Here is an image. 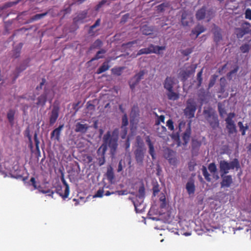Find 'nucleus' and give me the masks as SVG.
Masks as SVG:
<instances>
[{
	"mask_svg": "<svg viewBox=\"0 0 251 251\" xmlns=\"http://www.w3.org/2000/svg\"><path fill=\"white\" fill-rule=\"evenodd\" d=\"M119 130L118 128L114 129L112 132L108 131L103 137V143L98 149L97 154L100 166L103 165L105 162V154L107 147L110 149V152L114 154L118 148Z\"/></svg>",
	"mask_w": 251,
	"mask_h": 251,
	"instance_id": "nucleus-1",
	"label": "nucleus"
},
{
	"mask_svg": "<svg viewBox=\"0 0 251 251\" xmlns=\"http://www.w3.org/2000/svg\"><path fill=\"white\" fill-rule=\"evenodd\" d=\"M203 115L206 120L213 129H216L219 126V121L216 112L211 108L203 110Z\"/></svg>",
	"mask_w": 251,
	"mask_h": 251,
	"instance_id": "nucleus-2",
	"label": "nucleus"
},
{
	"mask_svg": "<svg viewBox=\"0 0 251 251\" xmlns=\"http://www.w3.org/2000/svg\"><path fill=\"white\" fill-rule=\"evenodd\" d=\"M219 165L221 174H227L230 169H234L235 168L238 169L240 167L237 159H234L229 163L225 160H221Z\"/></svg>",
	"mask_w": 251,
	"mask_h": 251,
	"instance_id": "nucleus-3",
	"label": "nucleus"
},
{
	"mask_svg": "<svg viewBox=\"0 0 251 251\" xmlns=\"http://www.w3.org/2000/svg\"><path fill=\"white\" fill-rule=\"evenodd\" d=\"M197 109L196 103L192 99H189L187 101V106L184 110L185 115L189 118L194 117Z\"/></svg>",
	"mask_w": 251,
	"mask_h": 251,
	"instance_id": "nucleus-4",
	"label": "nucleus"
},
{
	"mask_svg": "<svg viewBox=\"0 0 251 251\" xmlns=\"http://www.w3.org/2000/svg\"><path fill=\"white\" fill-rule=\"evenodd\" d=\"M196 68V66L193 67L192 66H190L186 69L180 70L178 74V77L181 81H185L191 75L195 73Z\"/></svg>",
	"mask_w": 251,
	"mask_h": 251,
	"instance_id": "nucleus-5",
	"label": "nucleus"
},
{
	"mask_svg": "<svg viewBox=\"0 0 251 251\" xmlns=\"http://www.w3.org/2000/svg\"><path fill=\"white\" fill-rule=\"evenodd\" d=\"M135 158L137 163L142 164L144 158V149L142 146L137 147L134 151Z\"/></svg>",
	"mask_w": 251,
	"mask_h": 251,
	"instance_id": "nucleus-6",
	"label": "nucleus"
},
{
	"mask_svg": "<svg viewBox=\"0 0 251 251\" xmlns=\"http://www.w3.org/2000/svg\"><path fill=\"white\" fill-rule=\"evenodd\" d=\"M226 174H221L222 180L221 182L222 188L229 187L233 183V179L231 175H226Z\"/></svg>",
	"mask_w": 251,
	"mask_h": 251,
	"instance_id": "nucleus-7",
	"label": "nucleus"
},
{
	"mask_svg": "<svg viewBox=\"0 0 251 251\" xmlns=\"http://www.w3.org/2000/svg\"><path fill=\"white\" fill-rule=\"evenodd\" d=\"M59 107L54 106L50 115L49 122L50 125H53L57 120L59 116Z\"/></svg>",
	"mask_w": 251,
	"mask_h": 251,
	"instance_id": "nucleus-8",
	"label": "nucleus"
},
{
	"mask_svg": "<svg viewBox=\"0 0 251 251\" xmlns=\"http://www.w3.org/2000/svg\"><path fill=\"white\" fill-rule=\"evenodd\" d=\"M48 92L46 88L44 89V92L43 94L39 96L37 99V102L36 104L37 106L44 107L47 100Z\"/></svg>",
	"mask_w": 251,
	"mask_h": 251,
	"instance_id": "nucleus-9",
	"label": "nucleus"
},
{
	"mask_svg": "<svg viewBox=\"0 0 251 251\" xmlns=\"http://www.w3.org/2000/svg\"><path fill=\"white\" fill-rule=\"evenodd\" d=\"M145 139L146 142L147 143V145L149 146V152L150 154L151 155L152 159H154L155 158V153L153 144L151 142L150 137L149 136H147L145 138Z\"/></svg>",
	"mask_w": 251,
	"mask_h": 251,
	"instance_id": "nucleus-10",
	"label": "nucleus"
},
{
	"mask_svg": "<svg viewBox=\"0 0 251 251\" xmlns=\"http://www.w3.org/2000/svg\"><path fill=\"white\" fill-rule=\"evenodd\" d=\"M134 206L135 211L137 213H142L144 210V205L143 204V200H140L139 204H138L137 201H135L132 198H129Z\"/></svg>",
	"mask_w": 251,
	"mask_h": 251,
	"instance_id": "nucleus-11",
	"label": "nucleus"
},
{
	"mask_svg": "<svg viewBox=\"0 0 251 251\" xmlns=\"http://www.w3.org/2000/svg\"><path fill=\"white\" fill-rule=\"evenodd\" d=\"M154 30V27L153 26H149L147 25H145L141 26L140 31L143 34L145 35H150L153 33Z\"/></svg>",
	"mask_w": 251,
	"mask_h": 251,
	"instance_id": "nucleus-12",
	"label": "nucleus"
},
{
	"mask_svg": "<svg viewBox=\"0 0 251 251\" xmlns=\"http://www.w3.org/2000/svg\"><path fill=\"white\" fill-rule=\"evenodd\" d=\"M63 127L64 125H60L58 127L54 129L50 134L51 138H54L55 140L58 141L60 139L61 132Z\"/></svg>",
	"mask_w": 251,
	"mask_h": 251,
	"instance_id": "nucleus-13",
	"label": "nucleus"
},
{
	"mask_svg": "<svg viewBox=\"0 0 251 251\" xmlns=\"http://www.w3.org/2000/svg\"><path fill=\"white\" fill-rule=\"evenodd\" d=\"M214 41L217 44L222 39L221 29L217 26L213 28Z\"/></svg>",
	"mask_w": 251,
	"mask_h": 251,
	"instance_id": "nucleus-14",
	"label": "nucleus"
},
{
	"mask_svg": "<svg viewBox=\"0 0 251 251\" xmlns=\"http://www.w3.org/2000/svg\"><path fill=\"white\" fill-rule=\"evenodd\" d=\"M164 87L167 90H171L173 89L174 81L172 77L167 76L164 82Z\"/></svg>",
	"mask_w": 251,
	"mask_h": 251,
	"instance_id": "nucleus-15",
	"label": "nucleus"
},
{
	"mask_svg": "<svg viewBox=\"0 0 251 251\" xmlns=\"http://www.w3.org/2000/svg\"><path fill=\"white\" fill-rule=\"evenodd\" d=\"M88 128L89 126L87 124H82L80 123H77L75 125V131L85 133L87 131Z\"/></svg>",
	"mask_w": 251,
	"mask_h": 251,
	"instance_id": "nucleus-16",
	"label": "nucleus"
},
{
	"mask_svg": "<svg viewBox=\"0 0 251 251\" xmlns=\"http://www.w3.org/2000/svg\"><path fill=\"white\" fill-rule=\"evenodd\" d=\"M191 134V129L190 127V124L189 123L188 126L187 127L186 130L183 133L182 135V139L184 142V144L186 145L188 143L190 140Z\"/></svg>",
	"mask_w": 251,
	"mask_h": 251,
	"instance_id": "nucleus-17",
	"label": "nucleus"
},
{
	"mask_svg": "<svg viewBox=\"0 0 251 251\" xmlns=\"http://www.w3.org/2000/svg\"><path fill=\"white\" fill-rule=\"evenodd\" d=\"M208 169L209 172L213 175V177L218 179L219 177L217 174V168L214 163H211L208 165Z\"/></svg>",
	"mask_w": 251,
	"mask_h": 251,
	"instance_id": "nucleus-18",
	"label": "nucleus"
},
{
	"mask_svg": "<svg viewBox=\"0 0 251 251\" xmlns=\"http://www.w3.org/2000/svg\"><path fill=\"white\" fill-rule=\"evenodd\" d=\"M206 28L203 25H198L192 30V33L196 34V38H197L200 34L204 32Z\"/></svg>",
	"mask_w": 251,
	"mask_h": 251,
	"instance_id": "nucleus-19",
	"label": "nucleus"
},
{
	"mask_svg": "<svg viewBox=\"0 0 251 251\" xmlns=\"http://www.w3.org/2000/svg\"><path fill=\"white\" fill-rule=\"evenodd\" d=\"M110 67L109 65V61L104 62L101 66L97 70V74H100L108 70Z\"/></svg>",
	"mask_w": 251,
	"mask_h": 251,
	"instance_id": "nucleus-20",
	"label": "nucleus"
},
{
	"mask_svg": "<svg viewBox=\"0 0 251 251\" xmlns=\"http://www.w3.org/2000/svg\"><path fill=\"white\" fill-rule=\"evenodd\" d=\"M226 127L228 130V133L229 134H233L237 132L236 126L234 122H226Z\"/></svg>",
	"mask_w": 251,
	"mask_h": 251,
	"instance_id": "nucleus-21",
	"label": "nucleus"
},
{
	"mask_svg": "<svg viewBox=\"0 0 251 251\" xmlns=\"http://www.w3.org/2000/svg\"><path fill=\"white\" fill-rule=\"evenodd\" d=\"M106 176L107 179L110 183H112L114 177V174L113 172V169L111 166H110L107 168V172L106 173Z\"/></svg>",
	"mask_w": 251,
	"mask_h": 251,
	"instance_id": "nucleus-22",
	"label": "nucleus"
},
{
	"mask_svg": "<svg viewBox=\"0 0 251 251\" xmlns=\"http://www.w3.org/2000/svg\"><path fill=\"white\" fill-rule=\"evenodd\" d=\"M206 14V8L202 7L200 9L198 10L196 14V19L198 20H201L203 19L205 17Z\"/></svg>",
	"mask_w": 251,
	"mask_h": 251,
	"instance_id": "nucleus-23",
	"label": "nucleus"
},
{
	"mask_svg": "<svg viewBox=\"0 0 251 251\" xmlns=\"http://www.w3.org/2000/svg\"><path fill=\"white\" fill-rule=\"evenodd\" d=\"M150 50L152 51L151 53H154L156 54H160V51L165 50V46H154L153 44L150 45Z\"/></svg>",
	"mask_w": 251,
	"mask_h": 251,
	"instance_id": "nucleus-24",
	"label": "nucleus"
},
{
	"mask_svg": "<svg viewBox=\"0 0 251 251\" xmlns=\"http://www.w3.org/2000/svg\"><path fill=\"white\" fill-rule=\"evenodd\" d=\"M167 91H168V92L167 94V96L169 100H176L179 99V94L173 91V89Z\"/></svg>",
	"mask_w": 251,
	"mask_h": 251,
	"instance_id": "nucleus-25",
	"label": "nucleus"
},
{
	"mask_svg": "<svg viewBox=\"0 0 251 251\" xmlns=\"http://www.w3.org/2000/svg\"><path fill=\"white\" fill-rule=\"evenodd\" d=\"M186 189L189 195L194 194L195 191V186L193 181H188L186 185Z\"/></svg>",
	"mask_w": 251,
	"mask_h": 251,
	"instance_id": "nucleus-26",
	"label": "nucleus"
},
{
	"mask_svg": "<svg viewBox=\"0 0 251 251\" xmlns=\"http://www.w3.org/2000/svg\"><path fill=\"white\" fill-rule=\"evenodd\" d=\"M61 180L63 183L65 188V195H64V196L65 197H68L70 194V188L68 184L67 183L64 178L63 174L61 175Z\"/></svg>",
	"mask_w": 251,
	"mask_h": 251,
	"instance_id": "nucleus-27",
	"label": "nucleus"
},
{
	"mask_svg": "<svg viewBox=\"0 0 251 251\" xmlns=\"http://www.w3.org/2000/svg\"><path fill=\"white\" fill-rule=\"evenodd\" d=\"M241 27L246 34L251 33V25L250 23L247 22H243L241 25Z\"/></svg>",
	"mask_w": 251,
	"mask_h": 251,
	"instance_id": "nucleus-28",
	"label": "nucleus"
},
{
	"mask_svg": "<svg viewBox=\"0 0 251 251\" xmlns=\"http://www.w3.org/2000/svg\"><path fill=\"white\" fill-rule=\"evenodd\" d=\"M55 192L57 193L60 197H61L63 199L65 200L68 197H65L64 195H65V190L63 191L62 186L60 184L57 185L55 187Z\"/></svg>",
	"mask_w": 251,
	"mask_h": 251,
	"instance_id": "nucleus-29",
	"label": "nucleus"
},
{
	"mask_svg": "<svg viewBox=\"0 0 251 251\" xmlns=\"http://www.w3.org/2000/svg\"><path fill=\"white\" fill-rule=\"evenodd\" d=\"M15 114V111L13 109H10L7 113V118L9 122L11 124H13L14 120V116Z\"/></svg>",
	"mask_w": 251,
	"mask_h": 251,
	"instance_id": "nucleus-30",
	"label": "nucleus"
},
{
	"mask_svg": "<svg viewBox=\"0 0 251 251\" xmlns=\"http://www.w3.org/2000/svg\"><path fill=\"white\" fill-rule=\"evenodd\" d=\"M201 171L205 179L208 182H211V178L210 177V175L208 173L207 168L205 166H202L201 168Z\"/></svg>",
	"mask_w": 251,
	"mask_h": 251,
	"instance_id": "nucleus-31",
	"label": "nucleus"
},
{
	"mask_svg": "<svg viewBox=\"0 0 251 251\" xmlns=\"http://www.w3.org/2000/svg\"><path fill=\"white\" fill-rule=\"evenodd\" d=\"M157 134L160 137H164L166 134L167 129L164 126H161L157 129Z\"/></svg>",
	"mask_w": 251,
	"mask_h": 251,
	"instance_id": "nucleus-32",
	"label": "nucleus"
},
{
	"mask_svg": "<svg viewBox=\"0 0 251 251\" xmlns=\"http://www.w3.org/2000/svg\"><path fill=\"white\" fill-rule=\"evenodd\" d=\"M145 74L144 70L140 71L138 73L136 74L132 79V80H135L136 83H138L140 80L143 78V76Z\"/></svg>",
	"mask_w": 251,
	"mask_h": 251,
	"instance_id": "nucleus-33",
	"label": "nucleus"
},
{
	"mask_svg": "<svg viewBox=\"0 0 251 251\" xmlns=\"http://www.w3.org/2000/svg\"><path fill=\"white\" fill-rule=\"evenodd\" d=\"M48 13L45 12L41 14H37L34 16H32L29 20V22H32L35 21L40 20L47 15Z\"/></svg>",
	"mask_w": 251,
	"mask_h": 251,
	"instance_id": "nucleus-34",
	"label": "nucleus"
},
{
	"mask_svg": "<svg viewBox=\"0 0 251 251\" xmlns=\"http://www.w3.org/2000/svg\"><path fill=\"white\" fill-rule=\"evenodd\" d=\"M106 52V50L104 49H101L100 50H99L96 55L91 59V61H93L99 59L100 58H102L103 57V55H100V54H103Z\"/></svg>",
	"mask_w": 251,
	"mask_h": 251,
	"instance_id": "nucleus-35",
	"label": "nucleus"
},
{
	"mask_svg": "<svg viewBox=\"0 0 251 251\" xmlns=\"http://www.w3.org/2000/svg\"><path fill=\"white\" fill-rule=\"evenodd\" d=\"M152 51L150 50V45L148 48L140 49L137 52L136 57L144 54L151 53Z\"/></svg>",
	"mask_w": 251,
	"mask_h": 251,
	"instance_id": "nucleus-36",
	"label": "nucleus"
},
{
	"mask_svg": "<svg viewBox=\"0 0 251 251\" xmlns=\"http://www.w3.org/2000/svg\"><path fill=\"white\" fill-rule=\"evenodd\" d=\"M235 34L238 38H241L246 34L241 27L235 29Z\"/></svg>",
	"mask_w": 251,
	"mask_h": 251,
	"instance_id": "nucleus-37",
	"label": "nucleus"
},
{
	"mask_svg": "<svg viewBox=\"0 0 251 251\" xmlns=\"http://www.w3.org/2000/svg\"><path fill=\"white\" fill-rule=\"evenodd\" d=\"M124 67H114L111 69V72L113 75L120 76L122 74V72Z\"/></svg>",
	"mask_w": 251,
	"mask_h": 251,
	"instance_id": "nucleus-38",
	"label": "nucleus"
},
{
	"mask_svg": "<svg viewBox=\"0 0 251 251\" xmlns=\"http://www.w3.org/2000/svg\"><path fill=\"white\" fill-rule=\"evenodd\" d=\"M170 4L169 2H163L157 6V10L160 12H163L165 10V8L169 7Z\"/></svg>",
	"mask_w": 251,
	"mask_h": 251,
	"instance_id": "nucleus-39",
	"label": "nucleus"
},
{
	"mask_svg": "<svg viewBox=\"0 0 251 251\" xmlns=\"http://www.w3.org/2000/svg\"><path fill=\"white\" fill-rule=\"evenodd\" d=\"M28 63V61H25L22 64L20 65L19 67H17L16 68V71L18 73H20L21 72L25 70L26 67H27V63Z\"/></svg>",
	"mask_w": 251,
	"mask_h": 251,
	"instance_id": "nucleus-40",
	"label": "nucleus"
},
{
	"mask_svg": "<svg viewBox=\"0 0 251 251\" xmlns=\"http://www.w3.org/2000/svg\"><path fill=\"white\" fill-rule=\"evenodd\" d=\"M218 109L220 116L223 117L224 114H226V110L225 108L224 107H223L221 103H218Z\"/></svg>",
	"mask_w": 251,
	"mask_h": 251,
	"instance_id": "nucleus-41",
	"label": "nucleus"
},
{
	"mask_svg": "<svg viewBox=\"0 0 251 251\" xmlns=\"http://www.w3.org/2000/svg\"><path fill=\"white\" fill-rule=\"evenodd\" d=\"M139 195H137L140 200H143L145 195V188L144 186L140 187L139 189Z\"/></svg>",
	"mask_w": 251,
	"mask_h": 251,
	"instance_id": "nucleus-42",
	"label": "nucleus"
},
{
	"mask_svg": "<svg viewBox=\"0 0 251 251\" xmlns=\"http://www.w3.org/2000/svg\"><path fill=\"white\" fill-rule=\"evenodd\" d=\"M34 140L35 144L36 146V150L37 152L40 153V149H39V144L40 142L37 137V134L35 133L34 135Z\"/></svg>",
	"mask_w": 251,
	"mask_h": 251,
	"instance_id": "nucleus-43",
	"label": "nucleus"
},
{
	"mask_svg": "<svg viewBox=\"0 0 251 251\" xmlns=\"http://www.w3.org/2000/svg\"><path fill=\"white\" fill-rule=\"evenodd\" d=\"M128 124L127 116L126 114H125L122 117V123L121 128L126 127Z\"/></svg>",
	"mask_w": 251,
	"mask_h": 251,
	"instance_id": "nucleus-44",
	"label": "nucleus"
},
{
	"mask_svg": "<svg viewBox=\"0 0 251 251\" xmlns=\"http://www.w3.org/2000/svg\"><path fill=\"white\" fill-rule=\"evenodd\" d=\"M175 152L171 150H168L165 153V157L168 160L171 157H173Z\"/></svg>",
	"mask_w": 251,
	"mask_h": 251,
	"instance_id": "nucleus-45",
	"label": "nucleus"
},
{
	"mask_svg": "<svg viewBox=\"0 0 251 251\" xmlns=\"http://www.w3.org/2000/svg\"><path fill=\"white\" fill-rule=\"evenodd\" d=\"M240 49L243 53H246L249 52L250 46L248 44H245L240 47Z\"/></svg>",
	"mask_w": 251,
	"mask_h": 251,
	"instance_id": "nucleus-46",
	"label": "nucleus"
},
{
	"mask_svg": "<svg viewBox=\"0 0 251 251\" xmlns=\"http://www.w3.org/2000/svg\"><path fill=\"white\" fill-rule=\"evenodd\" d=\"M126 167V163L125 161H123V160H121L119 161V163L118 164V169H117V172L119 173L121 172L124 167Z\"/></svg>",
	"mask_w": 251,
	"mask_h": 251,
	"instance_id": "nucleus-47",
	"label": "nucleus"
},
{
	"mask_svg": "<svg viewBox=\"0 0 251 251\" xmlns=\"http://www.w3.org/2000/svg\"><path fill=\"white\" fill-rule=\"evenodd\" d=\"M201 145L200 142L197 140H193L192 142V148L193 149H198Z\"/></svg>",
	"mask_w": 251,
	"mask_h": 251,
	"instance_id": "nucleus-48",
	"label": "nucleus"
},
{
	"mask_svg": "<svg viewBox=\"0 0 251 251\" xmlns=\"http://www.w3.org/2000/svg\"><path fill=\"white\" fill-rule=\"evenodd\" d=\"M100 19H98L97 20V21H96L95 23L91 25L90 27V29H89V33H90L91 31L94 29L95 28H96V27L99 26L100 25Z\"/></svg>",
	"mask_w": 251,
	"mask_h": 251,
	"instance_id": "nucleus-49",
	"label": "nucleus"
},
{
	"mask_svg": "<svg viewBox=\"0 0 251 251\" xmlns=\"http://www.w3.org/2000/svg\"><path fill=\"white\" fill-rule=\"evenodd\" d=\"M167 126L170 130L172 131L174 130V122L172 119H169L167 121Z\"/></svg>",
	"mask_w": 251,
	"mask_h": 251,
	"instance_id": "nucleus-50",
	"label": "nucleus"
},
{
	"mask_svg": "<svg viewBox=\"0 0 251 251\" xmlns=\"http://www.w3.org/2000/svg\"><path fill=\"white\" fill-rule=\"evenodd\" d=\"M235 115L234 113H229L228 114L227 118L225 119L226 122H234V121L232 120V119L235 117Z\"/></svg>",
	"mask_w": 251,
	"mask_h": 251,
	"instance_id": "nucleus-51",
	"label": "nucleus"
},
{
	"mask_svg": "<svg viewBox=\"0 0 251 251\" xmlns=\"http://www.w3.org/2000/svg\"><path fill=\"white\" fill-rule=\"evenodd\" d=\"M122 128V132L121 133V137L122 139H124L126 138L127 133V128L126 127H124V128Z\"/></svg>",
	"mask_w": 251,
	"mask_h": 251,
	"instance_id": "nucleus-52",
	"label": "nucleus"
},
{
	"mask_svg": "<svg viewBox=\"0 0 251 251\" xmlns=\"http://www.w3.org/2000/svg\"><path fill=\"white\" fill-rule=\"evenodd\" d=\"M137 40H133L132 41L128 42L126 44H124L123 46H124L126 48H130L133 45L137 44Z\"/></svg>",
	"mask_w": 251,
	"mask_h": 251,
	"instance_id": "nucleus-53",
	"label": "nucleus"
},
{
	"mask_svg": "<svg viewBox=\"0 0 251 251\" xmlns=\"http://www.w3.org/2000/svg\"><path fill=\"white\" fill-rule=\"evenodd\" d=\"M102 44V43L100 39H97L95 42L94 43L93 46L94 48H99L101 46Z\"/></svg>",
	"mask_w": 251,
	"mask_h": 251,
	"instance_id": "nucleus-54",
	"label": "nucleus"
},
{
	"mask_svg": "<svg viewBox=\"0 0 251 251\" xmlns=\"http://www.w3.org/2000/svg\"><path fill=\"white\" fill-rule=\"evenodd\" d=\"M103 192H104V191H103V189H99V190H98L97 193L94 196V197L101 198L103 196Z\"/></svg>",
	"mask_w": 251,
	"mask_h": 251,
	"instance_id": "nucleus-55",
	"label": "nucleus"
},
{
	"mask_svg": "<svg viewBox=\"0 0 251 251\" xmlns=\"http://www.w3.org/2000/svg\"><path fill=\"white\" fill-rule=\"evenodd\" d=\"M216 79V76H213L212 78H211L210 80L209 83L208 84V87L211 88L215 84Z\"/></svg>",
	"mask_w": 251,
	"mask_h": 251,
	"instance_id": "nucleus-56",
	"label": "nucleus"
},
{
	"mask_svg": "<svg viewBox=\"0 0 251 251\" xmlns=\"http://www.w3.org/2000/svg\"><path fill=\"white\" fill-rule=\"evenodd\" d=\"M245 18L247 19L251 20V9L248 8L246 10Z\"/></svg>",
	"mask_w": 251,
	"mask_h": 251,
	"instance_id": "nucleus-57",
	"label": "nucleus"
},
{
	"mask_svg": "<svg viewBox=\"0 0 251 251\" xmlns=\"http://www.w3.org/2000/svg\"><path fill=\"white\" fill-rule=\"evenodd\" d=\"M136 141L138 145V147L142 146V148L144 147V143L143 140L140 136H138L136 137Z\"/></svg>",
	"mask_w": 251,
	"mask_h": 251,
	"instance_id": "nucleus-58",
	"label": "nucleus"
},
{
	"mask_svg": "<svg viewBox=\"0 0 251 251\" xmlns=\"http://www.w3.org/2000/svg\"><path fill=\"white\" fill-rule=\"evenodd\" d=\"M46 82V80L45 78L42 79V82L40 83L39 86L36 87V90H39L42 89L43 86L45 84Z\"/></svg>",
	"mask_w": 251,
	"mask_h": 251,
	"instance_id": "nucleus-59",
	"label": "nucleus"
},
{
	"mask_svg": "<svg viewBox=\"0 0 251 251\" xmlns=\"http://www.w3.org/2000/svg\"><path fill=\"white\" fill-rule=\"evenodd\" d=\"M152 190L154 195H155L160 191L159 185L158 184L154 185L152 188Z\"/></svg>",
	"mask_w": 251,
	"mask_h": 251,
	"instance_id": "nucleus-60",
	"label": "nucleus"
},
{
	"mask_svg": "<svg viewBox=\"0 0 251 251\" xmlns=\"http://www.w3.org/2000/svg\"><path fill=\"white\" fill-rule=\"evenodd\" d=\"M165 116L164 115H160L158 121L156 122V125H159L160 122L164 123Z\"/></svg>",
	"mask_w": 251,
	"mask_h": 251,
	"instance_id": "nucleus-61",
	"label": "nucleus"
},
{
	"mask_svg": "<svg viewBox=\"0 0 251 251\" xmlns=\"http://www.w3.org/2000/svg\"><path fill=\"white\" fill-rule=\"evenodd\" d=\"M192 52V50L191 49H187L183 50L182 53L183 55L185 56H187L189 55Z\"/></svg>",
	"mask_w": 251,
	"mask_h": 251,
	"instance_id": "nucleus-62",
	"label": "nucleus"
},
{
	"mask_svg": "<svg viewBox=\"0 0 251 251\" xmlns=\"http://www.w3.org/2000/svg\"><path fill=\"white\" fill-rule=\"evenodd\" d=\"M169 162L170 164H172L173 165H175L176 163V159L175 157H171L168 159Z\"/></svg>",
	"mask_w": 251,
	"mask_h": 251,
	"instance_id": "nucleus-63",
	"label": "nucleus"
},
{
	"mask_svg": "<svg viewBox=\"0 0 251 251\" xmlns=\"http://www.w3.org/2000/svg\"><path fill=\"white\" fill-rule=\"evenodd\" d=\"M30 182L31 183L32 185L34 187V189H37V186L36 185V182L35 178L34 177H32L30 178Z\"/></svg>",
	"mask_w": 251,
	"mask_h": 251,
	"instance_id": "nucleus-64",
	"label": "nucleus"
}]
</instances>
